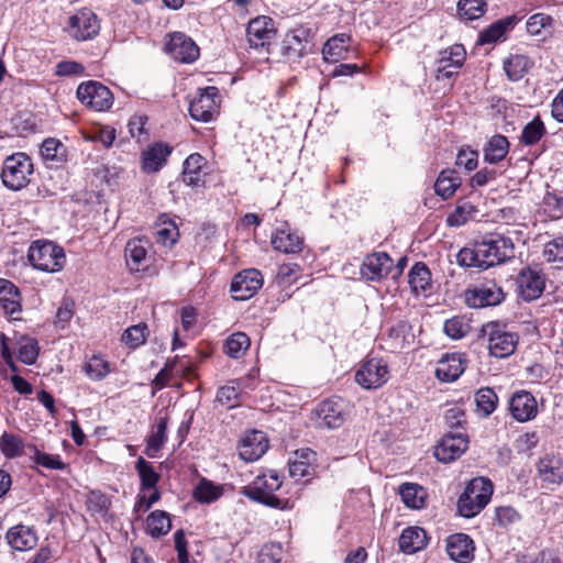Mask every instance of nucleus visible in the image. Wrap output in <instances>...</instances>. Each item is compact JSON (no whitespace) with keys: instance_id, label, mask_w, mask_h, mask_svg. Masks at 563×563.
Segmentation results:
<instances>
[{"instance_id":"2","label":"nucleus","mask_w":563,"mask_h":563,"mask_svg":"<svg viewBox=\"0 0 563 563\" xmlns=\"http://www.w3.org/2000/svg\"><path fill=\"white\" fill-rule=\"evenodd\" d=\"M33 172L31 157L23 152H16L4 159L1 180L8 189L19 191L30 184Z\"/></svg>"},{"instance_id":"34","label":"nucleus","mask_w":563,"mask_h":563,"mask_svg":"<svg viewBox=\"0 0 563 563\" xmlns=\"http://www.w3.org/2000/svg\"><path fill=\"white\" fill-rule=\"evenodd\" d=\"M408 283L412 292H426L431 288V273L426 264L416 263L408 275Z\"/></svg>"},{"instance_id":"17","label":"nucleus","mask_w":563,"mask_h":563,"mask_svg":"<svg viewBox=\"0 0 563 563\" xmlns=\"http://www.w3.org/2000/svg\"><path fill=\"white\" fill-rule=\"evenodd\" d=\"M238 449L243 461L254 462L267 451L268 439L263 431L252 430L241 439Z\"/></svg>"},{"instance_id":"27","label":"nucleus","mask_w":563,"mask_h":563,"mask_svg":"<svg viewBox=\"0 0 563 563\" xmlns=\"http://www.w3.org/2000/svg\"><path fill=\"white\" fill-rule=\"evenodd\" d=\"M172 153V147L164 143L148 146L142 154L143 169L146 173L158 172Z\"/></svg>"},{"instance_id":"10","label":"nucleus","mask_w":563,"mask_h":563,"mask_svg":"<svg viewBox=\"0 0 563 563\" xmlns=\"http://www.w3.org/2000/svg\"><path fill=\"white\" fill-rule=\"evenodd\" d=\"M389 371L382 358H369L362 364L355 374V380L365 389H376L387 383Z\"/></svg>"},{"instance_id":"56","label":"nucleus","mask_w":563,"mask_h":563,"mask_svg":"<svg viewBox=\"0 0 563 563\" xmlns=\"http://www.w3.org/2000/svg\"><path fill=\"white\" fill-rule=\"evenodd\" d=\"M313 454L312 451L306 450L301 453L302 460L289 461V475L296 479H300L309 475L310 463L309 457Z\"/></svg>"},{"instance_id":"59","label":"nucleus","mask_w":563,"mask_h":563,"mask_svg":"<svg viewBox=\"0 0 563 563\" xmlns=\"http://www.w3.org/2000/svg\"><path fill=\"white\" fill-rule=\"evenodd\" d=\"M553 19L544 13H536L527 21V31L532 35H538L545 27L551 26Z\"/></svg>"},{"instance_id":"58","label":"nucleus","mask_w":563,"mask_h":563,"mask_svg":"<svg viewBox=\"0 0 563 563\" xmlns=\"http://www.w3.org/2000/svg\"><path fill=\"white\" fill-rule=\"evenodd\" d=\"M410 324L406 321H398L388 330V336L394 341V347L402 349L405 346L406 336L410 332Z\"/></svg>"},{"instance_id":"6","label":"nucleus","mask_w":563,"mask_h":563,"mask_svg":"<svg viewBox=\"0 0 563 563\" xmlns=\"http://www.w3.org/2000/svg\"><path fill=\"white\" fill-rule=\"evenodd\" d=\"M246 35L251 48L266 55L272 54L276 29L271 18L261 15L251 20L247 24Z\"/></svg>"},{"instance_id":"49","label":"nucleus","mask_w":563,"mask_h":563,"mask_svg":"<svg viewBox=\"0 0 563 563\" xmlns=\"http://www.w3.org/2000/svg\"><path fill=\"white\" fill-rule=\"evenodd\" d=\"M82 371L92 380H101L110 373V365L100 356H92L82 365Z\"/></svg>"},{"instance_id":"33","label":"nucleus","mask_w":563,"mask_h":563,"mask_svg":"<svg viewBox=\"0 0 563 563\" xmlns=\"http://www.w3.org/2000/svg\"><path fill=\"white\" fill-rule=\"evenodd\" d=\"M509 151V142L501 134L493 135L484 148V158L490 164L503 161Z\"/></svg>"},{"instance_id":"23","label":"nucleus","mask_w":563,"mask_h":563,"mask_svg":"<svg viewBox=\"0 0 563 563\" xmlns=\"http://www.w3.org/2000/svg\"><path fill=\"white\" fill-rule=\"evenodd\" d=\"M474 541L465 533H455L446 539V552L451 560L467 563L474 559Z\"/></svg>"},{"instance_id":"15","label":"nucleus","mask_w":563,"mask_h":563,"mask_svg":"<svg viewBox=\"0 0 563 563\" xmlns=\"http://www.w3.org/2000/svg\"><path fill=\"white\" fill-rule=\"evenodd\" d=\"M467 438L462 432H449L443 435L434 449V456L442 463H449L460 457L467 449Z\"/></svg>"},{"instance_id":"18","label":"nucleus","mask_w":563,"mask_h":563,"mask_svg":"<svg viewBox=\"0 0 563 563\" xmlns=\"http://www.w3.org/2000/svg\"><path fill=\"white\" fill-rule=\"evenodd\" d=\"M168 54L180 63H192L199 56V48L196 43L186 34L174 33L166 44Z\"/></svg>"},{"instance_id":"61","label":"nucleus","mask_w":563,"mask_h":563,"mask_svg":"<svg viewBox=\"0 0 563 563\" xmlns=\"http://www.w3.org/2000/svg\"><path fill=\"white\" fill-rule=\"evenodd\" d=\"M75 303L70 299H64L56 312V324L65 329L74 316Z\"/></svg>"},{"instance_id":"57","label":"nucleus","mask_w":563,"mask_h":563,"mask_svg":"<svg viewBox=\"0 0 563 563\" xmlns=\"http://www.w3.org/2000/svg\"><path fill=\"white\" fill-rule=\"evenodd\" d=\"M220 495L221 489L206 481H202L195 490V498L200 503L214 501Z\"/></svg>"},{"instance_id":"53","label":"nucleus","mask_w":563,"mask_h":563,"mask_svg":"<svg viewBox=\"0 0 563 563\" xmlns=\"http://www.w3.org/2000/svg\"><path fill=\"white\" fill-rule=\"evenodd\" d=\"M241 394V382H230V384L218 389L216 401L222 406L232 408L235 406Z\"/></svg>"},{"instance_id":"19","label":"nucleus","mask_w":563,"mask_h":563,"mask_svg":"<svg viewBox=\"0 0 563 563\" xmlns=\"http://www.w3.org/2000/svg\"><path fill=\"white\" fill-rule=\"evenodd\" d=\"M99 23L96 14L90 10L79 11L69 18L70 34L78 41H86L99 32Z\"/></svg>"},{"instance_id":"31","label":"nucleus","mask_w":563,"mask_h":563,"mask_svg":"<svg viewBox=\"0 0 563 563\" xmlns=\"http://www.w3.org/2000/svg\"><path fill=\"white\" fill-rule=\"evenodd\" d=\"M399 495L404 504L412 509H421L426 505L427 492L416 483H405L399 487Z\"/></svg>"},{"instance_id":"42","label":"nucleus","mask_w":563,"mask_h":563,"mask_svg":"<svg viewBox=\"0 0 563 563\" xmlns=\"http://www.w3.org/2000/svg\"><path fill=\"white\" fill-rule=\"evenodd\" d=\"M476 212L477 209L473 203L466 200L461 201L455 210L448 216L446 223L449 227L464 225Z\"/></svg>"},{"instance_id":"21","label":"nucleus","mask_w":563,"mask_h":563,"mask_svg":"<svg viewBox=\"0 0 563 563\" xmlns=\"http://www.w3.org/2000/svg\"><path fill=\"white\" fill-rule=\"evenodd\" d=\"M5 540L12 550L25 552L36 547L38 537L34 528L20 523L7 531Z\"/></svg>"},{"instance_id":"25","label":"nucleus","mask_w":563,"mask_h":563,"mask_svg":"<svg viewBox=\"0 0 563 563\" xmlns=\"http://www.w3.org/2000/svg\"><path fill=\"white\" fill-rule=\"evenodd\" d=\"M465 371V362L461 354H445L435 368L437 377L446 383L456 380Z\"/></svg>"},{"instance_id":"43","label":"nucleus","mask_w":563,"mask_h":563,"mask_svg":"<svg viewBox=\"0 0 563 563\" xmlns=\"http://www.w3.org/2000/svg\"><path fill=\"white\" fill-rule=\"evenodd\" d=\"M142 488L153 489L156 487L161 476L155 472L153 465L143 457H139L135 463Z\"/></svg>"},{"instance_id":"16","label":"nucleus","mask_w":563,"mask_h":563,"mask_svg":"<svg viewBox=\"0 0 563 563\" xmlns=\"http://www.w3.org/2000/svg\"><path fill=\"white\" fill-rule=\"evenodd\" d=\"M316 413L320 428L335 429L345 421V404L341 399H328L318 406Z\"/></svg>"},{"instance_id":"40","label":"nucleus","mask_w":563,"mask_h":563,"mask_svg":"<svg viewBox=\"0 0 563 563\" xmlns=\"http://www.w3.org/2000/svg\"><path fill=\"white\" fill-rule=\"evenodd\" d=\"M250 343V339L245 333H233L224 343V353L232 358H240L249 349Z\"/></svg>"},{"instance_id":"11","label":"nucleus","mask_w":563,"mask_h":563,"mask_svg":"<svg viewBox=\"0 0 563 563\" xmlns=\"http://www.w3.org/2000/svg\"><path fill=\"white\" fill-rule=\"evenodd\" d=\"M218 88L213 86L199 90L198 96L189 104L191 118L201 122L211 121L218 113Z\"/></svg>"},{"instance_id":"14","label":"nucleus","mask_w":563,"mask_h":563,"mask_svg":"<svg viewBox=\"0 0 563 563\" xmlns=\"http://www.w3.org/2000/svg\"><path fill=\"white\" fill-rule=\"evenodd\" d=\"M545 287L543 275L530 267L523 268L517 277V291L525 301L538 299Z\"/></svg>"},{"instance_id":"52","label":"nucleus","mask_w":563,"mask_h":563,"mask_svg":"<svg viewBox=\"0 0 563 563\" xmlns=\"http://www.w3.org/2000/svg\"><path fill=\"white\" fill-rule=\"evenodd\" d=\"M167 417H161L156 424V431L150 437L147 441V455L154 456L153 453L158 452L166 442L167 435Z\"/></svg>"},{"instance_id":"62","label":"nucleus","mask_w":563,"mask_h":563,"mask_svg":"<svg viewBox=\"0 0 563 563\" xmlns=\"http://www.w3.org/2000/svg\"><path fill=\"white\" fill-rule=\"evenodd\" d=\"M156 234L158 243L164 246H172L176 243L179 232L176 224L169 221L168 227L158 229Z\"/></svg>"},{"instance_id":"46","label":"nucleus","mask_w":563,"mask_h":563,"mask_svg":"<svg viewBox=\"0 0 563 563\" xmlns=\"http://www.w3.org/2000/svg\"><path fill=\"white\" fill-rule=\"evenodd\" d=\"M30 457L40 466L48 470H65L66 464L60 460L59 455H52L41 452L34 445L27 446Z\"/></svg>"},{"instance_id":"44","label":"nucleus","mask_w":563,"mask_h":563,"mask_svg":"<svg viewBox=\"0 0 563 563\" xmlns=\"http://www.w3.org/2000/svg\"><path fill=\"white\" fill-rule=\"evenodd\" d=\"M539 472L544 482L559 484L563 481V464L558 459L541 461Z\"/></svg>"},{"instance_id":"7","label":"nucleus","mask_w":563,"mask_h":563,"mask_svg":"<svg viewBox=\"0 0 563 563\" xmlns=\"http://www.w3.org/2000/svg\"><path fill=\"white\" fill-rule=\"evenodd\" d=\"M505 299L503 288L494 280L470 286L464 291V301L470 308H485L498 306Z\"/></svg>"},{"instance_id":"51","label":"nucleus","mask_w":563,"mask_h":563,"mask_svg":"<svg viewBox=\"0 0 563 563\" xmlns=\"http://www.w3.org/2000/svg\"><path fill=\"white\" fill-rule=\"evenodd\" d=\"M465 56H466V52H465L463 45L454 44L451 47L440 52L438 65L449 64V66H453V68H461L465 60Z\"/></svg>"},{"instance_id":"37","label":"nucleus","mask_w":563,"mask_h":563,"mask_svg":"<svg viewBox=\"0 0 563 563\" xmlns=\"http://www.w3.org/2000/svg\"><path fill=\"white\" fill-rule=\"evenodd\" d=\"M172 521L169 515L163 510L151 512L146 519V530L153 538H159L169 532Z\"/></svg>"},{"instance_id":"24","label":"nucleus","mask_w":563,"mask_h":563,"mask_svg":"<svg viewBox=\"0 0 563 563\" xmlns=\"http://www.w3.org/2000/svg\"><path fill=\"white\" fill-rule=\"evenodd\" d=\"M518 23L516 15H508L492 23L488 27L479 32L477 44H494L498 41L505 40L506 34L510 32Z\"/></svg>"},{"instance_id":"4","label":"nucleus","mask_w":563,"mask_h":563,"mask_svg":"<svg viewBox=\"0 0 563 563\" xmlns=\"http://www.w3.org/2000/svg\"><path fill=\"white\" fill-rule=\"evenodd\" d=\"M27 258L36 269L47 273L59 272L66 262L64 250L48 241L33 242L29 249Z\"/></svg>"},{"instance_id":"60","label":"nucleus","mask_w":563,"mask_h":563,"mask_svg":"<svg viewBox=\"0 0 563 563\" xmlns=\"http://www.w3.org/2000/svg\"><path fill=\"white\" fill-rule=\"evenodd\" d=\"M544 211L549 217L559 219L563 214V201L554 194L548 192L543 198Z\"/></svg>"},{"instance_id":"5","label":"nucleus","mask_w":563,"mask_h":563,"mask_svg":"<svg viewBox=\"0 0 563 563\" xmlns=\"http://www.w3.org/2000/svg\"><path fill=\"white\" fill-rule=\"evenodd\" d=\"M282 486V481L275 472L257 476L244 488V495L272 508H282V500L274 495Z\"/></svg>"},{"instance_id":"32","label":"nucleus","mask_w":563,"mask_h":563,"mask_svg":"<svg viewBox=\"0 0 563 563\" xmlns=\"http://www.w3.org/2000/svg\"><path fill=\"white\" fill-rule=\"evenodd\" d=\"M147 241L142 239H132L126 243L125 246V258L126 264L131 271L139 272L140 267L146 261L147 255Z\"/></svg>"},{"instance_id":"9","label":"nucleus","mask_w":563,"mask_h":563,"mask_svg":"<svg viewBox=\"0 0 563 563\" xmlns=\"http://www.w3.org/2000/svg\"><path fill=\"white\" fill-rule=\"evenodd\" d=\"M77 98L81 103L97 111H106L113 104L112 92L99 81L80 84L77 88Z\"/></svg>"},{"instance_id":"63","label":"nucleus","mask_w":563,"mask_h":563,"mask_svg":"<svg viewBox=\"0 0 563 563\" xmlns=\"http://www.w3.org/2000/svg\"><path fill=\"white\" fill-rule=\"evenodd\" d=\"M477 161H478V153L468 147L461 148L456 156V165L465 167V169L468 172L476 168Z\"/></svg>"},{"instance_id":"54","label":"nucleus","mask_w":563,"mask_h":563,"mask_svg":"<svg viewBox=\"0 0 563 563\" xmlns=\"http://www.w3.org/2000/svg\"><path fill=\"white\" fill-rule=\"evenodd\" d=\"M38 351V343L35 339L23 338L19 343L18 358L26 365H32L37 360Z\"/></svg>"},{"instance_id":"41","label":"nucleus","mask_w":563,"mask_h":563,"mask_svg":"<svg viewBox=\"0 0 563 563\" xmlns=\"http://www.w3.org/2000/svg\"><path fill=\"white\" fill-rule=\"evenodd\" d=\"M475 402L477 411L483 417H488L496 409L498 397L492 388L485 387L475 394Z\"/></svg>"},{"instance_id":"8","label":"nucleus","mask_w":563,"mask_h":563,"mask_svg":"<svg viewBox=\"0 0 563 563\" xmlns=\"http://www.w3.org/2000/svg\"><path fill=\"white\" fill-rule=\"evenodd\" d=\"M483 331L488 334V349L492 356L505 358L514 354L518 344V335L507 331L498 323H487Z\"/></svg>"},{"instance_id":"35","label":"nucleus","mask_w":563,"mask_h":563,"mask_svg":"<svg viewBox=\"0 0 563 563\" xmlns=\"http://www.w3.org/2000/svg\"><path fill=\"white\" fill-rule=\"evenodd\" d=\"M349 41L350 36L344 33L335 34L329 38L322 48L323 58L333 63L343 58L344 54L347 52Z\"/></svg>"},{"instance_id":"38","label":"nucleus","mask_w":563,"mask_h":563,"mask_svg":"<svg viewBox=\"0 0 563 563\" xmlns=\"http://www.w3.org/2000/svg\"><path fill=\"white\" fill-rule=\"evenodd\" d=\"M529 59L523 55H511L504 62V69L511 81L520 80L528 71Z\"/></svg>"},{"instance_id":"26","label":"nucleus","mask_w":563,"mask_h":563,"mask_svg":"<svg viewBox=\"0 0 563 563\" xmlns=\"http://www.w3.org/2000/svg\"><path fill=\"white\" fill-rule=\"evenodd\" d=\"M271 242L276 251L285 254L299 253L303 247V239L288 229H277Z\"/></svg>"},{"instance_id":"12","label":"nucleus","mask_w":563,"mask_h":563,"mask_svg":"<svg viewBox=\"0 0 563 563\" xmlns=\"http://www.w3.org/2000/svg\"><path fill=\"white\" fill-rule=\"evenodd\" d=\"M263 285V277L255 268L244 269L236 274L231 283L234 300L244 301L252 298Z\"/></svg>"},{"instance_id":"45","label":"nucleus","mask_w":563,"mask_h":563,"mask_svg":"<svg viewBox=\"0 0 563 563\" xmlns=\"http://www.w3.org/2000/svg\"><path fill=\"white\" fill-rule=\"evenodd\" d=\"M65 154L66 147L56 139H46L41 145V155L46 162L62 163Z\"/></svg>"},{"instance_id":"13","label":"nucleus","mask_w":563,"mask_h":563,"mask_svg":"<svg viewBox=\"0 0 563 563\" xmlns=\"http://www.w3.org/2000/svg\"><path fill=\"white\" fill-rule=\"evenodd\" d=\"M393 269V260L385 252H375L365 256L361 266V276L368 282L386 278Z\"/></svg>"},{"instance_id":"30","label":"nucleus","mask_w":563,"mask_h":563,"mask_svg":"<svg viewBox=\"0 0 563 563\" xmlns=\"http://www.w3.org/2000/svg\"><path fill=\"white\" fill-rule=\"evenodd\" d=\"M427 544L426 531L420 527L406 528L399 538V548L404 553L412 554Z\"/></svg>"},{"instance_id":"48","label":"nucleus","mask_w":563,"mask_h":563,"mask_svg":"<svg viewBox=\"0 0 563 563\" xmlns=\"http://www.w3.org/2000/svg\"><path fill=\"white\" fill-rule=\"evenodd\" d=\"M24 443L19 435L3 433L0 438V450L9 459L18 457L24 454Z\"/></svg>"},{"instance_id":"64","label":"nucleus","mask_w":563,"mask_h":563,"mask_svg":"<svg viewBox=\"0 0 563 563\" xmlns=\"http://www.w3.org/2000/svg\"><path fill=\"white\" fill-rule=\"evenodd\" d=\"M496 519L500 526H509L520 519L518 511L510 506H501L496 508Z\"/></svg>"},{"instance_id":"1","label":"nucleus","mask_w":563,"mask_h":563,"mask_svg":"<svg viewBox=\"0 0 563 563\" xmlns=\"http://www.w3.org/2000/svg\"><path fill=\"white\" fill-rule=\"evenodd\" d=\"M515 256L511 239L498 233H492L473 247H463L456 255L457 264L464 267L486 269L505 263Z\"/></svg>"},{"instance_id":"47","label":"nucleus","mask_w":563,"mask_h":563,"mask_svg":"<svg viewBox=\"0 0 563 563\" xmlns=\"http://www.w3.org/2000/svg\"><path fill=\"white\" fill-rule=\"evenodd\" d=\"M542 255L548 263L554 264L555 268L563 267V235L556 236L544 244Z\"/></svg>"},{"instance_id":"22","label":"nucleus","mask_w":563,"mask_h":563,"mask_svg":"<svg viewBox=\"0 0 563 563\" xmlns=\"http://www.w3.org/2000/svg\"><path fill=\"white\" fill-rule=\"evenodd\" d=\"M22 298L19 288L10 280L0 278V306L4 313L19 320L22 311Z\"/></svg>"},{"instance_id":"20","label":"nucleus","mask_w":563,"mask_h":563,"mask_svg":"<svg viewBox=\"0 0 563 563\" xmlns=\"http://www.w3.org/2000/svg\"><path fill=\"white\" fill-rule=\"evenodd\" d=\"M509 409L514 419L526 422L538 413V405L533 395L526 390L516 391L509 401Z\"/></svg>"},{"instance_id":"39","label":"nucleus","mask_w":563,"mask_h":563,"mask_svg":"<svg viewBox=\"0 0 563 563\" xmlns=\"http://www.w3.org/2000/svg\"><path fill=\"white\" fill-rule=\"evenodd\" d=\"M545 133L547 129L543 121L540 117H536L523 126L520 142L528 146L534 145L545 135Z\"/></svg>"},{"instance_id":"29","label":"nucleus","mask_w":563,"mask_h":563,"mask_svg":"<svg viewBox=\"0 0 563 563\" xmlns=\"http://www.w3.org/2000/svg\"><path fill=\"white\" fill-rule=\"evenodd\" d=\"M306 45L307 43L302 41L300 35L292 31L288 32L283 42L275 45V47L288 62L294 63L305 55Z\"/></svg>"},{"instance_id":"50","label":"nucleus","mask_w":563,"mask_h":563,"mask_svg":"<svg viewBox=\"0 0 563 563\" xmlns=\"http://www.w3.org/2000/svg\"><path fill=\"white\" fill-rule=\"evenodd\" d=\"M486 10L484 0H459V15L465 20H476L481 18Z\"/></svg>"},{"instance_id":"36","label":"nucleus","mask_w":563,"mask_h":563,"mask_svg":"<svg viewBox=\"0 0 563 563\" xmlns=\"http://www.w3.org/2000/svg\"><path fill=\"white\" fill-rule=\"evenodd\" d=\"M461 185L459 174L453 169H445L440 173L434 184L435 194L443 199L450 198Z\"/></svg>"},{"instance_id":"55","label":"nucleus","mask_w":563,"mask_h":563,"mask_svg":"<svg viewBox=\"0 0 563 563\" xmlns=\"http://www.w3.org/2000/svg\"><path fill=\"white\" fill-rule=\"evenodd\" d=\"M147 325L145 323H139L128 328L122 334V341L132 349H135L146 341Z\"/></svg>"},{"instance_id":"3","label":"nucleus","mask_w":563,"mask_h":563,"mask_svg":"<svg viewBox=\"0 0 563 563\" xmlns=\"http://www.w3.org/2000/svg\"><path fill=\"white\" fill-rule=\"evenodd\" d=\"M493 484L489 479L474 478L457 500V511L462 517L476 516L490 500Z\"/></svg>"},{"instance_id":"28","label":"nucleus","mask_w":563,"mask_h":563,"mask_svg":"<svg viewBox=\"0 0 563 563\" xmlns=\"http://www.w3.org/2000/svg\"><path fill=\"white\" fill-rule=\"evenodd\" d=\"M206 159L198 153L189 155L184 162L183 179L188 186H200L205 183Z\"/></svg>"}]
</instances>
